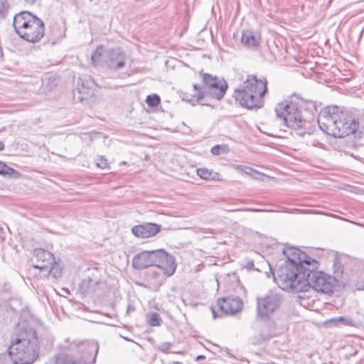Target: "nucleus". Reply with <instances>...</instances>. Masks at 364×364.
Segmentation results:
<instances>
[{"label":"nucleus","instance_id":"nucleus-41","mask_svg":"<svg viewBox=\"0 0 364 364\" xmlns=\"http://www.w3.org/2000/svg\"><path fill=\"white\" fill-rule=\"evenodd\" d=\"M175 364H181L180 362H176Z\"/></svg>","mask_w":364,"mask_h":364},{"label":"nucleus","instance_id":"nucleus-37","mask_svg":"<svg viewBox=\"0 0 364 364\" xmlns=\"http://www.w3.org/2000/svg\"><path fill=\"white\" fill-rule=\"evenodd\" d=\"M205 356L203 355H199L196 357V360L197 361H200V360H205Z\"/></svg>","mask_w":364,"mask_h":364},{"label":"nucleus","instance_id":"nucleus-31","mask_svg":"<svg viewBox=\"0 0 364 364\" xmlns=\"http://www.w3.org/2000/svg\"><path fill=\"white\" fill-rule=\"evenodd\" d=\"M333 269H334L335 277H341V275L343 272V266H342L341 263H340L339 262H336L333 264Z\"/></svg>","mask_w":364,"mask_h":364},{"label":"nucleus","instance_id":"nucleus-6","mask_svg":"<svg viewBox=\"0 0 364 364\" xmlns=\"http://www.w3.org/2000/svg\"><path fill=\"white\" fill-rule=\"evenodd\" d=\"M316 270L303 272L302 275L304 276V279L306 281V287H304L301 290L289 289L288 291L294 293L304 292L308 291L310 288H312L318 292L327 294L332 293L337 283L336 279L322 272Z\"/></svg>","mask_w":364,"mask_h":364},{"label":"nucleus","instance_id":"nucleus-18","mask_svg":"<svg viewBox=\"0 0 364 364\" xmlns=\"http://www.w3.org/2000/svg\"><path fill=\"white\" fill-rule=\"evenodd\" d=\"M228 85L225 80H220L219 78L215 82L210 84V87H207L204 90L207 92V97L210 96L218 100H220L225 95Z\"/></svg>","mask_w":364,"mask_h":364},{"label":"nucleus","instance_id":"nucleus-38","mask_svg":"<svg viewBox=\"0 0 364 364\" xmlns=\"http://www.w3.org/2000/svg\"><path fill=\"white\" fill-rule=\"evenodd\" d=\"M246 210H249V211H254V212L264 211V210H260V209H252V208L246 209Z\"/></svg>","mask_w":364,"mask_h":364},{"label":"nucleus","instance_id":"nucleus-3","mask_svg":"<svg viewBox=\"0 0 364 364\" xmlns=\"http://www.w3.org/2000/svg\"><path fill=\"white\" fill-rule=\"evenodd\" d=\"M40 342L36 331L32 328L21 330L11 341L9 354L14 364H32L38 358Z\"/></svg>","mask_w":364,"mask_h":364},{"label":"nucleus","instance_id":"nucleus-13","mask_svg":"<svg viewBox=\"0 0 364 364\" xmlns=\"http://www.w3.org/2000/svg\"><path fill=\"white\" fill-rule=\"evenodd\" d=\"M45 27L43 21L37 16L28 26L21 38L28 42H38L44 36Z\"/></svg>","mask_w":364,"mask_h":364},{"label":"nucleus","instance_id":"nucleus-27","mask_svg":"<svg viewBox=\"0 0 364 364\" xmlns=\"http://www.w3.org/2000/svg\"><path fill=\"white\" fill-rule=\"evenodd\" d=\"M230 149L227 144H217L211 148V154L215 156L225 154L229 152Z\"/></svg>","mask_w":364,"mask_h":364},{"label":"nucleus","instance_id":"nucleus-28","mask_svg":"<svg viewBox=\"0 0 364 364\" xmlns=\"http://www.w3.org/2000/svg\"><path fill=\"white\" fill-rule=\"evenodd\" d=\"M146 102L150 107H156L160 104L161 98L156 94L149 95L146 97Z\"/></svg>","mask_w":364,"mask_h":364},{"label":"nucleus","instance_id":"nucleus-32","mask_svg":"<svg viewBox=\"0 0 364 364\" xmlns=\"http://www.w3.org/2000/svg\"><path fill=\"white\" fill-rule=\"evenodd\" d=\"M107 159L105 158L100 156L97 159V166L99 168H105L107 166Z\"/></svg>","mask_w":364,"mask_h":364},{"label":"nucleus","instance_id":"nucleus-19","mask_svg":"<svg viewBox=\"0 0 364 364\" xmlns=\"http://www.w3.org/2000/svg\"><path fill=\"white\" fill-rule=\"evenodd\" d=\"M98 284L97 281L93 280L90 277L85 278L79 284V291L84 296L94 293L95 287Z\"/></svg>","mask_w":364,"mask_h":364},{"label":"nucleus","instance_id":"nucleus-34","mask_svg":"<svg viewBox=\"0 0 364 364\" xmlns=\"http://www.w3.org/2000/svg\"><path fill=\"white\" fill-rule=\"evenodd\" d=\"M257 174H252L251 176L253 177L255 179L262 180V178L264 176V174L257 171Z\"/></svg>","mask_w":364,"mask_h":364},{"label":"nucleus","instance_id":"nucleus-2","mask_svg":"<svg viewBox=\"0 0 364 364\" xmlns=\"http://www.w3.org/2000/svg\"><path fill=\"white\" fill-rule=\"evenodd\" d=\"M318 124L322 132L336 138L354 134L359 125L355 119L337 106L323 109L318 114Z\"/></svg>","mask_w":364,"mask_h":364},{"label":"nucleus","instance_id":"nucleus-25","mask_svg":"<svg viewBox=\"0 0 364 364\" xmlns=\"http://www.w3.org/2000/svg\"><path fill=\"white\" fill-rule=\"evenodd\" d=\"M146 316L150 326H160L163 322L161 316L156 312L149 313Z\"/></svg>","mask_w":364,"mask_h":364},{"label":"nucleus","instance_id":"nucleus-42","mask_svg":"<svg viewBox=\"0 0 364 364\" xmlns=\"http://www.w3.org/2000/svg\"><path fill=\"white\" fill-rule=\"evenodd\" d=\"M358 289H363V290H364V287H363V288H360H360H358Z\"/></svg>","mask_w":364,"mask_h":364},{"label":"nucleus","instance_id":"nucleus-29","mask_svg":"<svg viewBox=\"0 0 364 364\" xmlns=\"http://www.w3.org/2000/svg\"><path fill=\"white\" fill-rule=\"evenodd\" d=\"M9 4L6 0H0V18H4L7 15Z\"/></svg>","mask_w":364,"mask_h":364},{"label":"nucleus","instance_id":"nucleus-8","mask_svg":"<svg viewBox=\"0 0 364 364\" xmlns=\"http://www.w3.org/2000/svg\"><path fill=\"white\" fill-rule=\"evenodd\" d=\"M154 266L157 267L166 277L173 275L176 269L174 257L168 254L164 250H159L157 258L155 259Z\"/></svg>","mask_w":364,"mask_h":364},{"label":"nucleus","instance_id":"nucleus-4","mask_svg":"<svg viewBox=\"0 0 364 364\" xmlns=\"http://www.w3.org/2000/svg\"><path fill=\"white\" fill-rule=\"evenodd\" d=\"M267 91L266 78L257 79L255 75H249L233 93L235 101L248 109L259 108L262 105V97Z\"/></svg>","mask_w":364,"mask_h":364},{"label":"nucleus","instance_id":"nucleus-36","mask_svg":"<svg viewBox=\"0 0 364 364\" xmlns=\"http://www.w3.org/2000/svg\"><path fill=\"white\" fill-rule=\"evenodd\" d=\"M247 267L250 269H252L254 267V262L250 261L247 264Z\"/></svg>","mask_w":364,"mask_h":364},{"label":"nucleus","instance_id":"nucleus-17","mask_svg":"<svg viewBox=\"0 0 364 364\" xmlns=\"http://www.w3.org/2000/svg\"><path fill=\"white\" fill-rule=\"evenodd\" d=\"M161 230V225L147 223L132 228V233L138 237L148 238L156 235Z\"/></svg>","mask_w":364,"mask_h":364},{"label":"nucleus","instance_id":"nucleus-33","mask_svg":"<svg viewBox=\"0 0 364 364\" xmlns=\"http://www.w3.org/2000/svg\"><path fill=\"white\" fill-rule=\"evenodd\" d=\"M242 171L247 175L252 176V174H257V171L253 169L252 168L248 166H243L242 168Z\"/></svg>","mask_w":364,"mask_h":364},{"label":"nucleus","instance_id":"nucleus-9","mask_svg":"<svg viewBox=\"0 0 364 364\" xmlns=\"http://www.w3.org/2000/svg\"><path fill=\"white\" fill-rule=\"evenodd\" d=\"M104 61L110 70H117L125 66L126 54L119 48L107 49Z\"/></svg>","mask_w":364,"mask_h":364},{"label":"nucleus","instance_id":"nucleus-40","mask_svg":"<svg viewBox=\"0 0 364 364\" xmlns=\"http://www.w3.org/2000/svg\"><path fill=\"white\" fill-rule=\"evenodd\" d=\"M212 312H213V317L215 318L217 317V314H216V311H215V309H212Z\"/></svg>","mask_w":364,"mask_h":364},{"label":"nucleus","instance_id":"nucleus-15","mask_svg":"<svg viewBox=\"0 0 364 364\" xmlns=\"http://www.w3.org/2000/svg\"><path fill=\"white\" fill-rule=\"evenodd\" d=\"M36 16L29 11H21L14 17L13 26L16 33L22 38Z\"/></svg>","mask_w":364,"mask_h":364},{"label":"nucleus","instance_id":"nucleus-14","mask_svg":"<svg viewBox=\"0 0 364 364\" xmlns=\"http://www.w3.org/2000/svg\"><path fill=\"white\" fill-rule=\"evenodd\" d=\"M159 250L142 251L136 255L132 259V265L135 269H144L154 266L155 259L157 258Z\"/></svg>","mask_w":364,"mask_h":364},{"label":"nucleus","instance_id":"nucleus-12","mask_svg":"<svg viewBox=\"0 0 364 364\" xmlns=\"http://www.w3.org/2000/svg\"><path fill=\"white\" fill-rule=\"evenodd\" d=\"M243 302L239 297H223L218 300L217 306L222 315H232L242 309Z\"/></svg>","mask_w":364,"mask_h":364},{"label":"nucleus","instance_id":"nucleus-21","mask_svg":"<svg viewBox=\"0 0 364 364\" xmlns=\"http://www.w3.org/2000/svg\"><path fill=\"white\" fill-rule=\"evenodd\" d=\"M241 41L247 47H256L259 45L258 38L250 31H245L242 33Z\"/></svg>","mask_w":364,"mask_h":364},{"label":"nucleus","instance_id":"nucleus-10","mask_svg":"<svg viewBox=\"0 0 364 364\" xmlns=\"http://www.w3.org/2000/svg\"><path fill=\"white\" fill-rule=\"evenodd\" d=\"M34 258L32 259L31 268L33 270H38L41 274L48 265L53 264V255L44 249H36L33 252Z\"/></svg>","mask_w":364,"mask_h":364},{"label":"nucleus","instance_id":"nucleus-20","mask_svg":"<svg viewBox=\"0 0 364 364\" xmlns=\"http://www.w3.org/2000/svg\"><path fill=\"white\" fill-rule=\"evenodd\" d=\"M52 276L55 279H58L61 276V269L60 265L53 260L52 265H48L46 270L44 269L41 274H38L40 278L47 277Z\"/></svg>","mask_w":364,"mask_h":364},{"label":"nucleus","instance_id":"nucleus-35","mask_svg":"<svg viewBox=\"0 0 364 364\" xmlns=\"http://www.w3.org/2000/svg\"><path fill=\"white\" fill-rule=\"evenodd\" d=\"M5 238V232L3 228L0 227V242L4 240Z\"/></svg>","mask_w":364,"mask_h":364},{"label":"nucleus","instance_id":"nucleus-1","mask_svg":"<svg viewBox=\"0 0 364 364\" xmlns=\"http://www.w3.org/2000/svg\"><path fill=\"white\" fill-rule=\"evenodd\" d=\"M283 253L287 261L274 274V281L283 290H301L306 287L303 272L317 269L318 262L294 247H286Z\"/></svg>","mask_w":364,"mask_h":364},{"label":"nucleus","instance_id":"nucleus-7","mask_svg":"<svg viewBox=\"0 0 364 364\" xmlns=\"http://www.w3.org/2000/svg\"><path fill=\"white\" fill-rule=\"evenodd\" d=\"M282 302V295L275 292H269L263 297H258L257 302V316L261 318H269L279 307Z\"/></svg>","mask_w":364,"mask_h":364},{"label":"nucleus","instance_id":"nucleus-26","mask_svg":"<svg viewBox=\"0 0 364 364\" xmlns=\"http://www.w3.org/2000/svg\"><path fill=\"white\" fill-rule=\"evenodd\" d=\"M329 322L333 323L335 325H337L338 322H341L344 326H354V321L348 316H339L338 318H333L329 320Z\"/></svg>","mask_w":364,"mask_h":364},{"label":"nucleus","instance_id":"nucleus-24","mask_svg":"<svg viewBox=\"0 0 364 364\" xmlns=\"http://www.w3.org/2000/svg\"><path fill=\"white\" fill-rule=\"evenodd\" d=\"M197 173L201 178L205 180H215L218 176V173L205 168H198Z\"/></svg>","mask_w":364,"mask_h":364},{"label":"nucleus","instance_id":"nucleus-5","mask_svg":"<svg viewBox=\"0 0 364 364\" xmlns=\"http://www.w3.org/2000/svg\"><path fill=\"white\" fill-rule=\"evenodd\" d=\"M277 117L282 119L288 127L297 131L299 136H304L305 132L301 131L309 124V122L304 119L301 110L296 102H283L279 103L275 107Z\"/></svg>","mask_w":364,"mask_h":364},{"label":"nucleus","instance_id":"nucleus-22","mask_svg":"<svg viewBox=\"0 0 364 364\" xmlns=\"http://www.w3.org/2000/svg\"><path fill=\"white\" fill-rule=\"evenodd\" d=\"M0 175L8 176L15 178L20 176V173L17 171L8 166L2 161H0Z\"/></svg>","mask_w":364,"mask_h":364},{"label":"nucleus","instance_id":"nucleus-11","mask_svg":"<svg viewBox=\"0 0 364 364\" xmlns=\"http://www.w3.org/2000/svg\"><path fill=\"white\" fill-rule=\"evenodd\" d=\"M218 77H213L208 73L203 75V82L202 84H194L193 85L194 90L197 91L196 95H193L192 98L188 99V97H183V100L189 102L194 105L196 103L199 102L200 100L207 97V92L204 90H206L207 87H210V84L218 81Z\"/></svg>","mask_w":364,"mask_h":364},{"label":"nucleus","instance_id":"nucleus-16","mask_svg":"<svg viewBox=\"0 0 364 364\" xmlns=\"http://www.w3.org/2000/svg\"><path fill=\"white\" fill-rule=\"evenodd\" d=\"M93 82L90 80L79 77L77 87L74 92V100L85 103L93 95L92 87Z\"/></svg>","mask_w":364,"mask_h":364},{"label":"nucleus","instance_id":"nucleus-30","mask_svg":"<svg viewBox=\"0 0 364 364\" xmlns=\"http://www.w3.org/2000/svg\"><path fill=\"white\" fill-rule=\"evenodd\" d=\"M173 346L172 343L170 342H164L157 346V349L164 353H168L169 349Z\"/></svg>","mask_w":364,"mask_h":364},{"label":"nucleus","instance_id":"nucleus-23","mask_svg":"<svg viewBox=\"0 0 364 364\" xmlns=\"http://www.w3.org/2000/svg\"><path fill=\"white\" fill-rule=\"evenodd\" d=\"M107 50V49H105L103 46L97 47L95 50L93 51L91 56V60L93 65H97L101 60L102 58H104L105 59V51Z\"/></svg>","mask_w":364,"mask_h":364},{"label":"nucleus","instance_id":"nucleus-39","mask_svg":"<svg viewBox=\"0 0 364 364\" xmlns=\"http://www.w3.org/2000/svg\"><path fill=\"white\" fill-rule=\"evenodd\" d=\"M4 148V143L0 141V151H2Z\"/></svg>","mask_w":364,"mask_h":364}]
</instances>
